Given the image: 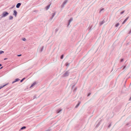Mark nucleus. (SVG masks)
Returning <instances> with one entry per match:
<instances>
[{
  "label": "nucleus",
  "mask_w": 131,
  "mask_h": 131,
  "mask_svg": "<svg viewBox=\"0 0 131 131\" xmlns=\"http://www.w3.org/2000/svg\"><path fill=\"white\" fill-rule=\"evenodd\" d=\"M63 55H62L61 57V59H62L63 58Z\"/></svg>",
  "instance_id": "obj_23"
},
{
  "label": "nucleus",
  "mask_w": 131,
  "mask_h": 131,
  "mask_svg": "<svg viewBox=\"0 0 131 131\" xmlns=\"http://www.w3.org/2000/svg\"><path fill=\"white\" fill-rule=\"evenodd\" d=\"M67 0H65L63 3V4H64V5H65L66 4V3H67Z\"/></svg>",
  "instance_id": "obj_11"
},
{
  "label": "nucleus",
  "mask_w": 131,
  "mask_h": 131,
  "mask_svg": "<svg viewBox=\"0 0 131 131\" xmlns=\"http://www.w3.org/2000/svg\"><path fill=\"white\" fill-rule=\"evenodd\" d=\"M69 65V63H66V66H68Z\"/></svg>",
  "instance_id": "obj_24"
},
{
  "label": "nucleus",
  "mask_w": 131,
  "mask_h": 131,
  "mask_svg": "<svg viewBox=\"0 0 131 131\" xmlns=\"http://www.w3.org/2000/svg\"><path fill=\"white\" fill-rule=\"evenodd\" d=\"M131 32V30H130V32Z\"/></svg>",
  "instance_id": "obj_35"
},
{
  "label": "nucleus",
  "mask_w": 131,
  "mask_h": 131,
  "mask_svg": "<svg viewBox=\"0 0 131 131\" xmlns=\"http://www.w3.org/2000/svg\"><path fill=\"white\" fill-rule=\"evenodd\" d=\"M73 20V18H71L69 20L68 25H70V23L71 22V21H72Z\"/></svg>",
  "instance_id": "obj_6"
},
{
  "label": "nucleus",
  "mask_w": 131,
  "mask_h": 131,
  "mask_svg": "<svg viewBox=\"0 0 131 131\" xmlns=\"http://www.w3.org/2000/svg\"><path fill=\"white\" fill-rule=\"evenodd\" d=\"M48 131V130H47V131Z\"/></svg>",
  "instance_id": "obj_38"
},
{
  "label": "nucleus",
  "mask_w": 131,
  "mask_h": 131,
  "mask_svg": "<svg viewBox=\"0 0 131 131\" xmlns=\"http://www.w3.org/2000/svg\"><path fill=\"white\" fill-rule=\"evenodd\" d=\"M80 104V103H79L78 104L76 105V106H75V107L76 108H77L78 106Z\"/></svg>",
  "instance_id": "obj_18"
},
{
  "label": "nucleus",
  "mask_w": 131,
  "mask_h": 131,
  "mask_svg": "<svg viewBox=\"0 0 131 131\" xmlns=\"http://www.w3.org/2000/svg\"><path fill=\"white\" fill-rule=\"evenodd\" d=\"M48 131V130H47V131Z\"/></svg>",
  "instance_id": "obj_37"
},
{
  "label": "nucleus",
  "mask_w": 131,
  "mask_h": 131,
  "mask_svg": "<svg viewBox=\"0 0 131 131\" xmlns=\"http://www.w3.org/2000/svg\"><path fill=\"white\" fill-rule=\"evenodd\" d=\"M7 59V58H4V60H6Z\"/></svg>",
  "instance_id": "obj_28"
},
{
  "label": "nucleus",
  "mask_w": 131,
  "mask_h": 131,
  "mask_svg": "<svg viewBox=\"0 0 131 131\" xmlns=\"http://www.w3.org/2000/svg\"><path fill=\"white\" fill-rule=\"evenodd\" d=\"M2 66V64H0V67Z\"/></svg>",
  "instance_id": "obj_31"
},
{
  "label": "nucleus",
  "mask_w": 131,
  "mask_h": 131,
  "mask_svg": "<svg viewBox=\"0 0 131 131\" xmlns=\"http://www.w3.org/2000/svg\"><path fill=\"white\" fill-rule=\"evenodd\" d=\"M62 110H59L57 111V113H59Z\"/></svg>",
  "instance_id": "obj_14"
},
{
  "label": "nucleus",
  "mask_w": 131,
  "mask_h": 131,
  "mask_svg": "<svg viewBox=\"0 0 131 131\" xmlns=\"http://www.w3.org/2000/svg\"><path fill=\"white\" fill-rule=\"evenodd\" d=\"M55 15V13H53L52 14V17H51V19H52L53 18L54 16Z\"/></svg>",
  "instance_id": "obj_8"
},
{
  "label": "nucleus",
  "mask_w": 131,
  "mask_h": 131,
  "mask_svg": "<svg viewBox=\"0 0 131 131\" xmlns=\"http://www.w3.org/2000/svg\"><path fill=\"white\" fill-rule=\"evenodd\" d=\"M2 68H3V67H1V68H0V69H2Z\"/></svg>",
  "instance_id": "obj_32"
},
{
  "label": "nucleus",
  "mask_w": 131,
  "mask_h": 131,
  "mask_svg": "<svg viewBox=\"0 0 131 131\" xmlns=\"http://www.w3.org/2000/svg\"><path fill=\"white\" fill-rule=\"evenodd\" d=\"M124 60L123 59H122L121 60V62H122Z\"/></svg>",
  "instance_id": "obj_26"
},
{
  "label": "nucleus",
  "mask_w": 131,
  "mask_h": 131,
  "mask_svg": "<svg viewBox=\"0 0 131 131\" xmlns=\"http://www.w3.org/2000/svg\"><path fill=\"white\" fill-rule=\"evenodd\" d=\"M50 5H49L46 7V8L47 10H48L50 6Z\"/></svg>",
  "instance_id": "obj_7"
},
{
  "label": "nucleus",
  "mask_w": 131,
  "mask_h": 131,
  "mask_svg": "<svg viewBox=\"0 0 131 131\" xmlns=\"http://www.w3.org/2000/svg\"><path fill=\"white\" fill-rule=\"evenodd\" d=\"M124 11H123L122 12H121V14H123V13H124Z\"/></svg>",
  "instance_id": "obj_25"
},
{
  "label": "nucleus",
  "mask_w": 131,
  "mask_h": 131,
  "mask_svg": "<svg viewBox=\"0 0 131 131\" xmlns=\"http://www.w3.org/2000/svg\"><path fill=\"white\" fill-rule=\"evenodd\" d=\"M119 25V24L118 23L116 24L115 25L116 27H117Z\"/></svg>",
  "instance_id": "obj_17"
},
{
  "label": "nucleus",
  "mask_w": 131,
  "mask_h": 131,
  "mask_svg": "<svg viewBox=\"0 0 131 131\" xmlns=\"http://www.w3.org/2000/svg\"><path fill=\"white\" fill-rule=\"evenodd\" d=\"M17 14V12L16 10H14V13H13V15H14L15 17L16 16Z\"/></svg>",
  "instance_id": "obj_2"
},
{
  "label": "nucleus",
  "mask_w": 131,
  "mask_h": 131,
  "mask_svg": "<svg viewBox=\"0 0 131 131\" xmlns=\"http://www.w3.org/2000/svg\"><path fill=\"white\" fill-rule=\"evenodd\" d=\"M129 100H131V97L130 98Z\"/></svg>",
  "instance_id": "obj_33"
},
{
  "label": "nucleus",
  "mask_w": 131,
  "mask_h": 131,
  "mask_svg": "<svg viewBox=\"0 0 131 131\" xmlns=\"http://www.w3.org/2000/svg\"><path fill=\"white\" fill-rule=\"evenodd\" d=\"M4 53V51H0V54H2Z\"/></svg>",
  "instance_id": "obj_15"
},
{
  "label": "nucleus",
  "mask_w": 131,
  "mask_h": 131,
  "mask_svg": "<svg viewBox=\"0 0 131 131\" xmlns=\"http://www.w3.org/2000/svg\"><path fill=\"white\" fill-rule=\"evenodd\" d=\"M103 22H102V24H103Z\"/></svg>",
  "instance_id": "obj_34"
},
{
  "label": "nucleus",
  "mask_w": 131,
  "mask_h": 131,
  "mask_svg": "<svg viewBox=\"0 0 131 131\" xmlns=\"http://www.w3.org/2000/svg\"><path fill=\"white\" fill-rule=\"evenodd\" d=\"M21 5V4L20 3H18L16 5V7L17 8H19V7Z\"/></svg>",
  "instance_id": "obj_3"
},
{
  "label": "nucleus",
  "mask_w": 131,
  "mask_h": 131,
  "mask_svg": "<svg viewBox=\"0 0 131 131\" xmlns=\"http://www.w3.org/2000/svg\"><path fill=\"white\" fill-rule=\"evenodd\" d=\"M128 17H127L126 19H125L124 21L122 23V24H124L125 23L126 21L128 20Z\"/></svg>",
  "instance_id": "obj_4"
},
{
  "label": "nucleus",
  "mask_w": 131,
  "mask_h": 131,
  "mask_svg": "<svg viewBox=\"0 0 131 131\" xmlns=\"http://www.w3.org/2000/svg\"><path fill=\"white\" fill-rule=\"evenodd\" d=\"M25 79V78H23L22 80L20 81V82H22Z\"/></svg>",
  "instance_id": "obj_20"
},
{
  "label": "nucleus",
  "mask_w": 131,
  "mask_h": 131,
  "mask_svg": "<svg viewBox=\"0 0 131 131\" xmlns=\"http://www.w3.org/2000/svg\"><path fill=\"white\" fill-rule=\"evenodd\" d=\"M13 17L12 16H9V18L10 20H12L13 19Z\"/></svg>",
  "instance_id": "obj_9"
},
{
  "label": "nucleus",
  "mask_w": 131,
  "mask_h": 131,
  "mask_svg": "<svg viewBox=\"0 0 131 131\" xmlns=\"http://www.w3.org/2000/svg\"><path fill=\"white\" fill-rule=\"evenodd\" d=\"M36 84V83L35 82L34 83L31 85L30 86V87H33V86L35 85Z\"/></svg>",
  "instance_id": "obj_10"
},
{
  "label": "nucleus",
  "mask_w": 131,
  "mask_h": 131,
  "mask_svg": "<svg viewBox=\"0 0 131 131\" xmlns=\"http://www.w3.org/2000/svg\"><path fill=\"white\" fill-rule=\"evenodd\" d=\"M19 80V79H16L15 80V81L13 82L12 83L13 84L14 83H15V82L18 81Z\"/></svg>",
  "instance_id": "obj_5"
},
{
  "label": "nucleus",
  "mask_w": 131,
  "mask_h": 131,
  "mask_svg": "<svg viewBox=\"0 0 131 131\" xmlns=\"http://www.w3.org/2000/svg\"><path fill=\"white\" fill-rule=\"evenodd\" d=\"M15 6V5H14V6L12 7L11 8H13V7H14Z\"/></svg>",
  "instance_id": "obj_30"
},
{
  "label": "nucleus",
  "mask_w": 131,
  "mask_h": 131,
  "mask_svg": "<svg viewBox=\"0 0 131 131\" xmlns=\"http://www.w3.org/2000/svg\"><path fill=\"white\" fill-rule=\"evenodd\" d=\"M26 128V127H25V126H23V127H22L21 128V129H25Z\"/></svg>",
  "instance_id": "obj_16"
},
{
  "label": "nucleus",
  "mask_w": 131,
  "mask_h": 131,
  "mask_svg": "<svg viewBox=\"0 0 131 131\" xmlns=\"http://www.w3.org/2000/svg\"><path fill=\"white\" fill-rule=\"evenodd\" d=\"M65 5L63 4V3H62V5H61V7H62V8H63L64 7V5Z\"/></svg>",
  "instance_id": "obj_19"
},
{
  "label": "nucleus",
  "mask_w": 131,
  "mask_h": 131,
  "mask_svg": "<svg viewBox=\"0 0 131 131\" xmlns=\"http://www.w3.org/2000/svg\"><path fill=\"white\" fill-rule=\"evenodd\" d=\"M43 49V47H42V49L41 50V51H42V50Z\"/></svg>",
  "instance_id": "obj_29"
},
{
  "label": "nucleus",
  "mask_w": 131,
  "mask_h": 131,
  "mask_svg": "<svg viewBox=\"0 0 131 131\" xmlns=\"http://www.w3.org/2000/svg\"><path fill=\"white\" fill-rule=\"evenodd\" d=\"M9 14L8 13L6 12H5L2 13L1 18H3L7 16Z\"/></svg>",
  "instance_id": "obj_1"
},
{
  "label": "nucleus",
  "mask_w": 131,
  "mask_h": 131,
  "mask_svg": "<svg viewBox=\"0 0 131 131\" xmlns=\"http://www.w3.org/2000/svg\"><path fill=\"white\" fill-rule=\"evenodd\" d=\"M104 10V8H102V9H101L100 10V12H101L103 10Z\"/></svg>",
  "instance_id": "obj_21"
},
{
  "label": "nucleus",
  "mask_w": 131,
  "mask_h": 131,
  "mask_svg": "<svg viewBox=\"0 0 131 131\" xmlns=\"http://www.w3.org/2000/svg\"><path fill=\"white\" fill-rule=\"evenodd\" d=\"M21 56V54L18 55H17V56H18V57H19V56Z\"/></svg>",
  "instance_id": "obj_27"
},
{
  "label": "nucleus",
  "mask_w": 131,
  "mask_h": 131,
  "mask_svg": "<svg viewBox=\"0 0 131 131\" xmlns=\"http://www.w3.org/2000/svg\"><path fill=\"white\" fill-rule=\"evenodd\" d=\"M22 40H23V41H25L26 40V39L25 38H23L22 39Z\"/></svg>",
  "instance_id": "obj_22"
},
{
  "label": "nucleus",
  "mask_w": 131,
  "mask_h": 131,
  "mask_svg": "<svg viewBox=\"0 0 131 131\" xmlns=\"http://www.w3.org/2000/svg\"><path fill=\"white\" fill-rule=\"evenodd\" d=\"M8 83H7V84H5V85H3V86H1V87H0V89L1 88H3V87H4V86H6V85H8Z\"/></svg>",
  "instance_id": "obj_13"
},
{
  "label": "nucleus",
  "mask_w": 131,
  "mask_h": 131,
  "mask_svg": "<svg viewBox=\"0 0 131 131\" xmlns=\"http://www.w3.org/2000/svg\"><path fill=\"white\" fill-rule=\"evenodd\" d=\"M126 66H124V67H122L121 68H123L122 69L123 70H125V68H126Z\"/></svg>",
  "instance_id": "obj_12"
},
{
  "label": "nucleus",
  "mask_w": 131,
  "mask_h": 131,
  "mask_svg": "<svg viewBox=\"0 0 131 131\" xmlns=\"http://www.w3.org/2000/svg\"><path fill=\"white\" fill-rule=\"evenodd\" d=\"M56 30H57V31L58 30V29H56Z\"/></svg>",
  "instance_id": "obj_36"
}]
</instances>
